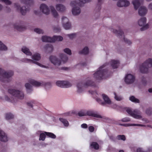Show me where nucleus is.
<instances>
[{"label": "nucleus", "instance_id": "nucleus-1", "mask_svg": "<svg viewBox=\"0 0 152 152\" xmlns=\"http://www.w3.org/2000/svg\"><path fill=\"white\" fill-rule=\"evenodd\" d=\"M105 63L100 66L99 70L96 72L94 74V77L97 80H101L104 78L105 79L110 75V72L108 69H103L107 65Z\"/></svg>", "mask_w": 152, "mask_h": 152}, {"label": "nucleus", "instance_id": "nucleus-2", "mask_svg": "<svg viewBox=\"0 0 152 152\" xmlns=\"http://www.w3.org/2000/svg\"><path fill=\"white\" fill-rule=\"evenodd\" d=\"M22 3L25 4L26 6L20 7V5H18L17 3H15L14 6L18 10L20 9V13L23 15H25L27 11H29L30 10V7L33 3V0H21Z\"/></svg>", "mask_w": 152, "mask_h": 152}, {"label": "nucleus", "instance_id": "nucleus-3", "mask_svg": "<svg viewBox=\"0 0 152 152\" xmlns=\"http://www.w3.org/2000/svg\"><path fill=\"white\" fill-rule=\"evenodd\" d=\"M13 75L12 71L6 72L0 68V80L4 83H8L10 80V77Z\"/></svg>", "mask_w": 152, "mask_h": 152}, {"label": "nucleus", "instance_id": "nucleus-4", "mask_svg": "<svg viewBox=\"0 0 152 152\" xmlns=\"http://www.w3.org/2000/svg\"><path fill=\"white\" fill-rule=\"evenodd\" d=\"M152 67V59L149 58L147 60L140 66V72L142 73H146L148 72V68Z\"/></svg>", "mask_w": 152, "mask_h": 152}, {"label": "nucleus", "instance_id": "nucleus-5", "mask_svg": "<svg viewBox=\"0 0 152 152\" xmlns=\"http://www.w3.org/2000/svg\"><path fill=\"white\" fill-rule=\"evenodd\" d=\"M86 86H91L95 87L96 85L94 82L89 80H88L84 84H83L82 83H79L77 85V87L78 88L77 92L79 93L82 92L83 91L82 88Z\"/></svg>", "mask_w": 152, "mask_h": 152}, {"label": "nucleus", "instance_id": "nucleus-6", "mask_svg": "<svg viewBox=\"0 0 152 152\" xmlns=\"http://www.w3.org/2000/svg\"><path fill=\"white\" fill-rule=\"evenodd\" d=\"M8 91L10 94L12 95L16 98L22 99L24 98V94L21 91L14 89H9Z\"/></svg>", "mask_w": 152, "mask_h": 152}, {"label": "nucleus", "instance_id": "nucleus-7", "mask_svg": "<svg viewBox=\"0 0 152 152\" xmlns=\"http://www.w3.org/2000/svg\"><path fill=\"white\" fill-rule=\"evenodd\" d=\"M28 82L33 86L37 87L42 86L43 85H45L46 87L48 86H49L50 87L51 86V83L49 82L44 83H43L39 82L32 79H29L28 80Z\"/></svg>", "mask_w": 152, "mask_h": 152}, {"label": "nucleus", "instance_id": "nucleus-8", "mask_svg": "<svg viewBox=\"0 0 152 152\" xmlns=\"http://www.w3.org/2000/svg\"><path fill=\"white\" fill-rule=\"evenodd\" d=\"M113 32L114 33L117 35L118 37H119L120 38H122L123 37L124 42L129 45L132 44V42L129 40L126 39L124 37V33L121 30L118 31L115 29H113Z\"/></svg>", "mask_w": 152, "mask_h": 152}, {"label": "nucleus", "instance_id": "nucleus-9", "mask_svg": "<svg viewBox=\"0 0 152 152\" xmlns=\"http://www.w3.org/2000/svg\"><path fill=\"white\" fill-rule=\"evenodd\" d=\"M57 86L63 88H67L71 87L72 84L68 81H58L56 83Z\"/></svg>", "mask_w": 152, "mask_h": 152}, {"label": "nucleus", "instance_id": "nucleus-10", "mask_svg": "<svg viewBox=\"0 0 152 152\" xmlns=\"http://www.w3.org/2000/svg\"><path fill=\"white\" fill-rule=\"evenodd\" d=\"M135 79L134 76L131 74H128L125 76V81L127 84H131L134 82Z\"/></svg>", "mask_w": 152, "mask_h": 152}, {"label": "nucleus", "instance_id": "nucleus-11", "mask_svg": "<svg viewBox=\"0 0 152 152\" xmlns=\"http://www.w3.org/2000/svg\"><path fill=\"white\" fill-rule=\"evenodd\" d=\"M126 111L131 116L135 118L140 119L142 118L141 116L137 114V112L135 110L133 111L131 109L129 108L127 109Z\"/></svg>", "mask_w": 152, "mask_h": 152}, {"label": "nucleus", "instance_id": "nucleus-12", "mask_svg": "<svg viewBox=\"0 0 152 152\" xmlns=\"http://www.w3.org/2000/svg\"><path fill=\"white\" fill-rule=\"evenodd\" d=\"M50 61L56 66H59L61 63V61L57 58L55 56H51L49 58Z\"/></svg>", "mask_w": 152, "mask_h": 152}, {"label": "nucleus", "instance_id": "nucleus-13", "mask_svg": "<svg viewBox=\"0 0 152 152\" xmlns=\"http://www.w3.org/2000/svg\"><path fill=\"white\" fill-rule=\"evenodd\" d=\"M40 10L44 13L48 15L49 14L50 10L48 7L45 4H41L40 7Z\"/></svg>", "mask_w": 152, "mask_h": 152}, {"label": "nucleus", "instance_id": "nucleus-14", "mask_svg": "<svg viewBox=\"0 0 152 152\" xmlns=\"http://www.w3.org/2000/svg\"><path fill=\"white\" fill-rule=\"evenodd\" d=\"M130 3L126 0L119 1L117 2V6L119 7H127L129 5Z\"/></svg>", "mask_w": 152, "mask_h": 152}, {"label": "nucleus", "instance_id": "nucleus-15", "mask_svg": "<svg viewBox=\"0 0 152 152\" xmlns=\"http://www.w3.org/2000/svg\"><path fill=\"white\" fill-rule=\"evenodd\" d=\"M147 12V9L144 6H141L139 9L138 13L140 15L143 16L145 15Z\"/></svg>", "mask_w": 152, "mask_h": 152}, {"label": "nucleus", "instance_id": "nucleus-16", "mask_svg": "<svg viewBox=\"0 0 152 152\" xmlns=\"http://www.w3.org/2000/svg\"><path fill=\"white\" fill-rule=\"evenodd\" d=\"M0 141L4 142H6L8 141L7 135L1 130H0Z\"/></svg>", "mask_w": 152, "mask_h": 152}, {"label": "nucleus", "instance_id": "nucleus-17", "mask_svg": "<svg viewBox=\"0 0 152 152\" xmlns=\"http://www.w3.org/2000/svg\"><path fill=\"white\" fill-rule=\"evenodd\" d=\"M23 61H24V62H26L34 63V64H37L39 66H40L42 67L45 68H48V66H47L45 65H42V64H40L39 63L37 62H35L31 59L25 58V59H23Z\"/></svg>", "mask_w": 152, "mask_h": 152}, {"label": "nucleus", "instance_id": "nucleus-18", "mask_svg": "<svg viewBox=\"0 0 152 152\" xmlns=\"http://www.w3.org/2000/svg\"><path fill=\"white\" fill-rule=\"evenodd\" d=\"M86 115H88L90 116L96 118H101L102 117L101 115H98L92 111L89 110L86 112Z\"/></svg>", "mask_w": 152, "mask_h": 152}, {"label": "nucleus", "instance_id": "nucleus-19", "mask_svg": "<svg viewBox=\"0 0 152 152\" xmlns=\"http://www.w3.org/2000/svg\"><path fill=\"white\" fill-rule=\"evenodd\" d=\"M44 48L47 53L51 52L53 49V47L51 44L46 45L44 47Z\"/></svg>", "mask_w": 152, "mask_h": 152}, {"label": "nucleus", "instance_id": "nucleus-20", "mask_svg": "<svg viewBox=\"0 0 152 152\" xmlns=\"http://www.w3.org/2000/svg\"><path fill=\"white\" fill-rule=\"evenodd\" d=\"M81 12L80 8L79 7H74L72 9V12L73 15H76L79 14Z\"/></svg>", "mask_w": 152, "mask_h": 152}, {"label": "nucleus", "instance_id": "nucleus-21", "mask_svg": "<svg viewBox=\"0 0 152 152\" xmlns=\"http://www.w3.org/2000/svg\"><path fill=\"white\" fill-rule=\"evenodd\" d=\"M119 62L118 60H112L111 61V66L113 69L117 68L119 66Z\"/></svg>", "mask_w": 152, "mask_h": 152}, {"label": "nucleus", "instance_id": "nucleus-22", "mask_svg": "<svg viewBox=\"0 0 152 152\" xmlns=\"http://www.w3.org/2000/svg\"><path fill=\"white\" fill-rule=\"evenodd\" d=\"M56 10L59 12H63L65 10V7L61 4H57L56 6Z\"/></svg>", "mask_w": 152, "mask_h": 152}, {"label": "nucleus", "instance_id": "nucleus-23", "mask_svg": "<svg viewBox=\"0 0 152 152\" xmlns=\"http://www.w3.org/2000/svg\"><path fill=\"white\" fill-rule=\"evenodd\" d=\"M52 38L47 36H43L42 37V40L44 42H52Z\"/></svg>", "mask_w": 152, "mask_h": 152}, {"label": "nucleus", "instance_id": "nucleus-24", "mask_svg": "<svg viewBox=\"0 0 152 152\" xmlns=\"http://www.w3.org/2000/svg\"><path fill=\"white\" fill-rule=\"evenodd\" d=\"M22 51L27 55L31 56V53L29 51V49L25 47H23L21 49Z\"/></svg>", "mask_w": 152, "mask_h": 152}, {"label": "nucleus", "instance_id": "nucleus-25", "mask_svg": "<svg viewBox=\"0 0 152 152\" xmlns=\"http://www.w3.org/2000/svg\"><path fill=\"white\" fill-rule=\"evenodd\" d=\"M14 28L19 31H22L25 30L26 29V27L24 26H19L16 25V24H14Z\"/></svg>", "mask_w": 152, "mask_h": 152}, {"label": "nucleus", "instance_id": "nucleus-26", "mask_svg": "<svg viewBox=\"0 0 152 152\" xmlns=\"http://www.w3.org/2000/svg\"><path fill=\"white\" fill-rule=\"evenodd\" d=\"M132 4L135 10H137L140 5V3L139 0L133 1H132Z\"/></svg>", "mask_w": 152, "mask_h": 152}, {"label": "nucleus", "instance_id": "nucleus-27", "mask_svg": "<svg viewBox=\"0 0 152 152\" xmlns=\"http://www.w3.org/2000/svg\"><path fill=\"white\" fill-rule=\"evenodd\" d=\"M102 98L105 102L107 104H110L111 103V101L108 96L105 94H103L102 95Z\"/></svg>", "mask_w": 152, "mask_h": 152}, {"label": "nucleus", "instance_id": "nucleus-28", "mask_svg": "<svg viewBox=\"0 0 152 152\" xmlns=\"http://www.w3.org/2000/svg\"><path fill=\"white\" fill-rule=\"evenodd\" d=\"M146 21V18L145 17L141 18L138 21V23L140 26H142L145 25Z\"/></svg>", "mask_w": 152, "mask_h": 152}, {"label": "nucleus", "instance_id": "nucleus-29", "mask_svg": "<svg viewBox=\"0 0 152 152\" xmlns=\"http://www.w3.org/2000/svg\"><path fill=\"white\" fill-rule=\"evenodd\" d=\"M59 56L62 61L64 62V63H65L67 61L68 58L66 55L63 53H61L59 55Z\"/></svg>", "mask_w": 152, "mask_h": 152}, {"label": "nucleus", "instance_id": "nucleus-30", "mask_svg": "<svg viewBox=\"0 0 152 152\" xmlns=\"http://www.w3.org/2000/svg\"><path fill=\"white\" fill-rule=\"evenodd\" d=\"M50 8L53 16L54 18H56L58 15L57 12L53 6H50Z\"/></svg>", "mask_w": 152, "mask_h": 152}, {"label": "nucleus", "instance_id": "nucleus-31", "mask_svg": "<svg viewBox=\"0 0 152 152\" xmlns=\"http://www.w3.org/2000/svg\"><path fill=\"white\" fill-rule=\"evenodd\" d=\"M63 39V38L61 36H54L52 37V42H54L56 41H61Z\"/></svg>", "mask_w": 152, "mask_h": 152}, {"label": "nucleus", "instance_id": "nucleus-32", "mask_svg": "<svg viewBox=\"0 0 152 152\" xmlns=\"http://www.w3.org/2000/svg\"><path fill=\"white\" fill-rule=\"evenodd\" d=\"M59 120L63 124L64 126H65L67 127L69 125V123L67 120L63 118H59Z\"/></svg>", "mask_w": 152, "mask_h": 152}, {"label": "nucleus", "instance_id": "nucleus-33", "mask_svg": "<svg viewBox=\"0 0 152 152\" xmlns=\"http://www.w3.org/2000/svg\"><path fill=\"white\" fill-rule=\"evenodd\" d=\"M91 148H93L95 150H98L99 148V145L98 143L96 142H92L90 144Z\"/></svg>", "mask_w": 152, "mask_h": 152}, {"label": "nucleus", "instance_id": "nucleus-34", "mask_svg": "<svg viewBox=\"0 0 152 152\" xmlns=\"http://www.w3.org/2000/svg\"><path fill=\"white\" fill-rule=\"evenodd\" d=\"M89 52L88 48L87 47H85L83 50L80 51L79 52V53L80 54H83L84 55L87 54Z\"/></svg>", "mask_w": 152, "mask_h": 152}, {"label": "nucleus", "instance_id": "nucleus-35", "mask_svg": "<svg viewBox=\"0 0 152 152\" xmlns=\"http://www.w3.org/2000/svg\"><path fill=\"white\" fill-rule=\"evenodd\" d=\"M25 86L26 88L27 92L28 93H30L32 91V87L29 83H26L25 85Z\"/></svg>", "mask_w": 152, "mask_h": 152}, {"label": "nucleus", "instance_id": "nucleus-36", "mask_svg": "<svg viewBox=\"0 0 152 152\" xmlns=\"http://www.w3.org/2000/svg\"><path fill=\"white\" fill-rule=\"evenodd\" d=\"M32 58L36 61H39L41 58L40 55L38 53H36L32 56Z\"/></svg>", "mask_w": 152, "mask_h": 152}, {"label": "nucleus", "instance_id": "nucleus-37", "mask_svg": "<svg viewBox=\"0 0 152 152\" xmlns=\"http://www.w3.org/2000/svg\"><path fill=\"white\" fill-rule=\"evenodd\" d=\"M129 100L132 102L135 103H139L140 102L139 100L133 96H130L129 98Z\"/></svg>", "mask_w": 152, "mask_h": 152}, {"label": "nucleus", "instance_id": "nucleus-38", "mask_svg": "<svg viewBox=\"0 0 152 152\" xmlns=\"http://www.w3.org/2000/svg\"><path fill=\"white\" fill-rule=\"evenodd\" d=\"M7 48V46L0 41V50H6Z\"/></svg>", "mask_w": 152, "mask_h": 152}, {"label": "nucleus", "instance_id": "nucleus-39", "mask_svg": "<svg viewBox=\"0 0 152 152\" xmlns=\"http://www.w3.org/2000/svg\"><path fill=\"white\" fill-rule=\"evenodd\" d=\"M45 133L47 136L50 137L53 139H55L56 137V136L52 133L45 132Z\"/></svg>", "mask_w": 152, "mask_h": 152}, {"label": "nucleus", "instance_id": "nucleus-40", "mask_svg": "<svg viewBox=\"0 0 152 152\" xmlns=\"http://www.w3.org/2000/svg\"><path fill=\"white\" fill-rule=\"evenodd\" d=\"M63 26L66 29H68L71 27V23H66L63 24Z\"/></svg>", "mask_w": 152, "mask_h": 152}, {"label": "nucleus", "instance_id": "nucleus-41", "mask_svg": "<svg viewBox=\"0 0 152 152\" xmlns=\"http://www.w3.org/2000/svg\"><path fill=\"white\" fill-rule=\"evenodd\" d=\"M14 118V115L11 113H9L6 114L5 118L6 120L12 119Z\"/></svg>", "mask_w": 152, "mask_h": 152}, {"label": "nucleus", "instance_id": "nucleus-42", "mask_svg": "<svg viewBox=\"0 0 152 152\" xmlns=\"http://www.w3.org/2000/svg\"><path fill=\"white\" fill-rule=\"evenodd\" d=\"M5 98V100L7 101L11 102L12 103L15 102L14 99L13 97L10 98L7 96H6Z\"/></svg>", "mask_w": 152, "mask_h": 152}, {"label": "nucleus", "instance_id": "nucleus-43", "mask_svg": "<svg viewBox=\"0 0 152 152\" xmlns=\"http://www.w3.org/2000/svg\"><path fill=\"white\" fill-rule=\"evenodd\" d=\"M46 135L45 133H42L40 134L39 136V140L43 141L44 140L46 137Z\"/></svg>", "mask_w": 152, "mask_h": 152}, {"label": "nucleus", "instance_id": "nucleus-44", "mask_svg": "<svg viewBox=\"0 0 152 152\" xmlns=\"http://www.w3.org/2000/svg\"><path fill=\"white\" fill-rule=\"evenodd\" d=\"M114 94L115 95L114 98L116 100L120 101L123 99V98L122 97L117 96L115 92L114 93Z\"/></svg>", "mask_w": 152, "mask_h": 152}, {"label": "nucleus", "instance_id": "nucleus-45", "mask_svg": "<svg viewBox=\"0 0 152 152\" xmlns=\"http://www.w3.org/2000/svg\"><path fill=\"white\" fill-rule=\"evenodd\" d=\"M117 138L118 140H122L123 141L126 140L125 137L124 135H118L117 136Z\"/></svg>", "mask_w": 152, "mask_h": 152}, {"label": "nucleus", "instance_id": "nucleus-46", "mask_svg": "<svg viewBox=\"0 0 152 152\" xmlns=\"http://www.w3.org/2000/svg\"><path fill=\"white\" fill-rule=\"evenodd\" d=\"M78 5L79 6H81V5L79 3H77V1H72L70 3V5L73 7L74 6H76Z\"/></svg>", "mask_w": 152, "mask_h": 152}, {"label": "nucleus", "instance_id": "nucleus-47", "mask_svg": "<svg viewBox=\"0 0 152 152\" xmlns=\"http://www.w3.org/2000/svg\"><path fill=\"white\" fill-rule=\"evenodd\" d=\"M62 24L69 22V20L68 18L64 16L62 17Z\"/></svg>", "mask_w": 152, "mask_h": 152}, {"label": "nucleus", "instance_id": "nucleus-48", "mask_svg": "<svg viewBox=\"0 0 152 152\" xmlns=\"http://www.w3.org/2000/svg\"><path fill=\"white\" fill-rule=\"evenodd\" d=\"M146 113L148 115H150L152 114V108L149 107L146 110Z\"/></svg>", "mask_w": 152, "mask_h": 152}, {"label": "nucleus", "instance_id": "nucleus-49", "mask_svg": "<svg viewBox=\"0 0 152 152\" xmlns=\"http://www.w3.org/2000/svg\"><path fill=\"white\" fill-rule=\"evenodd\" d=\"M34 31L35 32L39 34H43V31L40 28H36L34 29Z\"/></svg>", "mask_w": 152, "mask_h": 152}, {"label": "nucleus", "instance_id": "nucleus-50", "mask_svg": "<svg viewBox=\"0 0 152 152\" xmlns=\"http://www.w3.org/2000/svg\"><path fill=\"white\" fill-rule=\"evenodd\" d=\"M64 52L69 55H71L72 54L71 51L69 48H66L64 49Z\"/></svg>", "mask_w": 152, "mask_h": 152}, {"label": "nucleus", "instance_id": "nucleus-51", "mask_svg": "<svg viewBox=\"0 0 152 152\" xmlns=\"http://www.w3.org/2000/svg\"><path fill=\"white\" fill-rule=\"evenodd\" d=\"M152 151V149H148L147 151H143L142 149L140 148H139L137 149V152H151Z\"/></svg>", "mask_w": 152, "mask_h": 152}, {"label": "nucleus", "instance_id": "nucleus-52", "mask_svg": "<svg viewBox=\"0 0 152 152\" xmlns=\"http://www.w3.org/2000/svg\"><path fill=\"white\" fill-rule=\"evenodd\" d=\"M102 4V0H98V3L97 4L96 7H98L99 11L101 9V5Z\"/></svg>", "mask_w": 152, "mask_h": 152}, {"label": "nucleus", "instance_id": "nucleus-53", "mask_svg": "<svg viewBox=\"0 0 152 152\" xmlns=\"http://www.w3.org/2000/svg\"><path fill=\"white\" fill-rule=\"evenodd\" d=\"M149 27V25L148 24L142 27H141L140 30L141 31H143L148 29Z\"/></svg>", "mask_w": 152, "mask_h": 152}, {"label": "nucleus", "instance_id": "nucleus-54", "mask_svg": "<svg viewBox=\"0 0 152 152\" xmlns=\"http://www.w3.org/2000/svg\"><path fill=\"white\" fill-rule=\"evenodd\" d=\"M53 29L54 31L56 32H59L61 31L60 28L59 26H57V27H53Z\"/></svg>", "mask_w": 152, "mask_h": 152}, {"label": "nucleus", "instance_id": "nucleus-55", "mask_svg": "<svg viewBox=\"0 0 152 152\" xmlns=\"http://www.w3.org/2000/svg\"><path fill=\"white\" fill-rule=\"evenodd\" d=\"M0 1L3 2H4L6 4L8 5H10L12 2L9 0H0Z\"/></svg>", "mask_w": 152, "mask_h": 152}, {"label": "nucleus", "instance_id": "nucleus-56", "mask_svg": "<svg viewBox=\"0 0 152 152\" xmlns=\"http://www.w3.org/2000/svg\"><path fill=\"white\" fill-rule=\"evenodd\" d=\"M78 115L80 116H86V112L82 111H80L78 113Z\"/></svg>", "mask_w": 152, "mask_h": 152}, {"label": "nucleus", "instance_id": "nucleus-57", "mask_svg": "<svg viewBox=\"0 0 152 152\" xmlns=\"http://www.w3.org/2000/svg\"><path fill=\"white\" fill-rule=\"evenodd\" d=\"M71 39H72L74 38L76 36V34H68L67 35Z\"/></svg>", "mask_w": 152, "mask_h": 152}, {"label": "nucleus", "instance_id": "nucleus-58", "mask_svg": "<svg viewBox=\"0 0 152 152\" xmlns=\"http://www.w3.org/2000/svg\"><path fill=\"white\" fill-rule=\"evenodd\" d=\"M89 131L91 132H93L94 130V128L92 126H90L88 127Z\"/></svg>", "mask_w": 152, "mask_h": 152}, {"label": "nucleus", "instance_id": "nucleus-59", "mask_svg": "<svg viewBox=\"0 0 152 152\" xmlns=\"http://www.w3.org/2000/svg\"><path fill=\"white\" fill-rule=\"evenodd\" d=\"M121 121L123 122H128L130 121V119L128 118H123L121 120Z\"/></svg>", "mask_w": 152, "mask_h": 152}, {"label": "nucleus", "instance_id": "nucleus-60", "mask_svg": "<svg viewBox=\"0 0 152 152\" xmlns=\"http://www.w3.org/2000/svg\"><path fill=\"white\" fill-rule=\"evenodd\" d=\"M80 2L82 4L86 3L91 1V0H79Z\"/></svg>", "mask_w": 152, "mask_h": 152}, {"label": "nucleus", "instance_id": "nucleus-61", "mask_svg": "<svg viewBox=\"0 0 152 152\" xmlns=\"http://www.w3.org/2000/svg\"><path fill=\"white\" fill-rule=\"evenodd\" d=\"M81 127L82 128L86 129L88 127L87 125L86 124H83L81 125Z\"/></svg>", "mask_w": 152, "mask_h": 152}, {"label": "nucleus", "instance_id": "nucleus-62", "mask_svg": "<svg viewBox=\"0 0 152 152\" xmlns=\"http://www.w3.org/2000/svg\"><path fill=\"white\" fill-rule=\"evenodd\" d=\"M142 82L144 84H145L146 83V81L145 80V79L143 77L142 79Z\"/></svg>", "mask_w": 152, "mask_h": 152}, {"label": "nucleus", "instance_id": "nucleus-63", "mask_svg": "<svg viewBox=\"0 0 152 152\" xmlns=\"http://www.w3.org/2000/svg\"><path fill=\"white\" fill-rule=\"evenodd\" d=\"M27 105L28 106L31 107H32H32H33L32 104V103L31 102H27Z\"/></svg>", "mask_w": 152, "mask_h": 152}, {"label": "nucleus", "instance_id": "nucleus-64", "mask_svg": "<svg viewBox=\"0 0 152 152\" xmlns=\"http://www.w3.org/2000/svg\"><path fill=\"white\" fill-rule=\"evenodd\" d=\"M149 8L152 10V3L149 4Z\"/></svg>", "mask_w": 152, "mask_h": 152}]
</instances>
